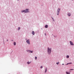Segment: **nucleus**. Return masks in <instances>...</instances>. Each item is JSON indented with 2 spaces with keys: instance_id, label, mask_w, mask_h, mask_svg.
<instances>
[{
  "instance_id": "f257e3e1",
  "label": "nucleus",
  "mask_w": 74,
  "mask_h": 74,
  "mask_svg": "<svg viewBox=\"0 0 74 74\" xmlns=\"http://www.w3.org/2000/svg\"><path fill=\"white\" fill-rule=\"evenodd\" d=\"M48 52L49 54H50L51 52V48H49V47L48 48Z\"/></svg>"
},
{
  "instance_id": "f03ea898",
  "label": "nucleus",
  "mask_w": 74,
  "mask_h": 74,
  "mask_svg": "<svg viewBox=\"0 0 74 74\" xmlns=\"http://www.w3.org/2000/svg\"><path fill=\"white\" fill-rule=\"evenodd\" d=\"M21 12H29V10L27 9H26V10L22 11Z\"/></svg>"
},
{
  "instance_id": "7ed1b4c3",
  "label": "nucleus",
  "mask_w": 74,
  "mask_h": 74,
  "mask_svg": "<svg viewBox=\"0 0 74 74\" xmlns=\"http://www.w3.org/2000/svg\"><path fill=\"white\" fill-rule=\"evenodd\" d=\"M60 11V9H59V8L58 9L57 12V15H59Z\"/></svg>"
},
{
  "instance_id": "20e7f679",
  "label": "nucleus",
  "mask_w": 74,
  "mask_h": 74,
  "mask_svg": "<svg viewBox=\"0 0 74 74\" xmlns=\"http://www.w3.org/2000/svg\"><path fill=\"white\" fill-rule=\"evenodd\" d=\"M27 42L28 44H30V40L28 39L26 41Z\"/></svg>"
},
{
  "instance_id": "39448f33",
  "label": "nucleus",
  "mask_w": 74,
  "mask_h": 74,
  "mask_svg": "<svg viewBox=\"0 0 74 74\" xmlns=\"http://www.w3.org/2000/svg\"><path fill=\"white\" fill-rule=\"evenodd\" d=\"M70 44L71 45H74V44H73V43L71 41H70Z\"/></svg>"
},
{
  "instance_id": "423d86ee",
  "label": "nucleus",
  "mask_w": 74,
  "mask_h": 74,
  "mask_svg": "<svg viewBox=\"0 0 74 74\" xmlns=\"http://www.w3.org/2000/svg\"><path fill=\"white\" fill-rule=\"evenodd\" d=\"M28 52H29V53H33V51H30V50H28Z\"/></svg>"
},
{
  "instance_id": "0eeeda50",
  "label": "nucleus",
  "mask_w": 74,
  "mask_h": 74,
  "mask_svg": "<svg viewBox=\"0 0 74 74\" xmlns=\"http://www.w3.org/2000/svg\"><path fill=\"white\" fill-rule=\"evenodd\" d=\"M48 26L47 25H46L45 26V28H48Z\"/></svg>"
},
{
  "instance_id": "6e6552de",
  "label": "nucleus",
  "mask_w": 74,
  "mask_h": 74,
  "mask_svg": "<svg viewBox=\"0 0 74 74\" xmlns=\"http://www.w3.org/2000/svg\"><path fill=\"white\" fill-rule=\"evenodd\" d=\"M32 34H33V35H34V31H32Z\"/></svg>"
},
{
  "instance_id": "1a4fd4ad",
  "label": "nucleus",
  "mask_w": 74,
  "mask_h": 74,
  "mask_svg": "<svg viewBox=\"0 0 74 74\" xmlns=\"http://www.w3.org/2000/svg\"><path fill=\"white\" fill-rule=\"evenodd\" d=\"M66 73L67 74H70V72H66Z\"/></svg>"
},
{
  "instance_id": "9d476101",
  "label": "nucleus",
  "mask_w": 74,
  "mask_h": 74,
  "mask_svg": "<svg viewBox=\"0 0 74 74\" xmlns=\"http://www.w3.org/2000/svg\"><path fill=\"white\" fill-rule=\"evenodd\" d=\"M27 64H30V63H31V62H27Z\"/></svg>"
},
{
  "instance_id": "9b49d317",
  "label": "nucleus",
  "mask_w": 74,
  "mask_h": 74,
  "mask_svg": "<svg viewBox=\"0 0 74 74\" xmlns=\"http://www.w3.org/2000/svg\"><path fill=\"white\" fill-rule=\"evenodd\" d=\"M47 68H46L45 73H46V72H47Z\"/></svg>"
},
{
  "instance_id": "f8f14e48",
  "label": "nucleus",
  "mask_w": 74,
  "mask_h": 74,
  "mask_svg": "<svg viewBox=\"0 0 74 74\" xmlns=\"http://www.w3.org/2000/svg\"><path fill=\"white\" fill-rule=\"evenodd\" d=\"M68 16H70V13H68Z\"/></svg>"
},
{
  "instance_id": "ddd939ff",
  "label": "nucleus",
  "mask_w": 74,
  "mask_h": 74,
  "mask_svg": "<svg viewBox=\"0 0 74 74\" xmlns=\"http://www.w3.org/2000/svg\"><path fill=\"white\" fill-rule=\"evenodd\" d=\"M14 45H16V42H14Z\"/></svg>"
},
{
  "instance_id": "4468645a",
  "label": "nucleus",
  "mask_w": 74,
  "mask_h": 74,
  "mask_svg": "<svg viewBox=\"0 0 74 74\" xmlns=\"http://www.w3.org/2000/svg\"><path fill=\"white\" fill-rule=\"evenodd\" d=\"M72 64V63L71 62H70V63H67L66 65H68V64Z\"/></svg>"
},
{
  "instance_id": "2eb2a0df",
  "label": "nucleus",
  "mask_w": 74,
  "mask_h": 74,
  "mask_svg": "<svg viewBox=\"0 0 74 74\" xmlns=\"http://www.w3.org/2000/svg\"><path fill=\"white\" fill-rule=\"evenodd\" d=\"M66 58H69V56H66Z\"/></svg>"
},
{
  "instance_id": "dca6fc26",
  "label": "nucleus",
  "mask_w": 74,
  "mask_h": 74,
  "mask_svg": "<svg viewBox=\"0 0 74 74\" xmlns=\"http://www.w3.org/2000/svg\"><path fill=\"white\" fill-rule=\"evenodd\" d=\"M20 29H21V28L20 27H18V30H19Z\"/></svg>"
},
{
  "instance_id": "f3484780",
  "label": "nucleus",
  "mask_w": 74,
  "mask_h": 74,
  "mask_svg": "<svg viewBox=\"0 0 74 74\" xmlns=\"http://www.w3.org/2000/svg\"><path fill=\"white\" fill-rule=\"evenodd\" d=\"M37 58V57H35V60H36Z\"/></svg>"
},
{
  "instance_id": "a211bd4d",
  "label": "nucleus",
  "mask_w": 74,
  "mask_h": 74,
  "mask_svg": "<svg viewBox=\"0 0 74 74\" xmlns=\"http://www.w3.org/2000/svg\"><path fill=\"white\" fill-rule=\"evenodd\" d=\"M40 68H41V69H42V66H41L40 67Z\"/></svg>"
},
{
  "instance_id": "6ab92c4d",
  "label": "nucleus",
  "mask_w": 74,
  "mask_h": 74,
  "mask_svg": "<svg viewBox=\"0 0 74 74\" xmlns=\"http://www.w3.org/2000/svg\"><path fill=\"white\" fill-rule=\"evenodd\" d=\"M70 70H74V69H71Z\"/></svg>"
},
{
  "instance_id": "aec40b11",
  "label": "nucleus",
  "mask_w": 74,
  "mask_h": 74,
  "mask_svg": "<svg viewBox=\"0 0 74 74\" xmlns=\"http://www.w3.org/2000/svg\"><path fill=\"white\" fill-rule=\"evenodd\" d=\"M56 64H59V62H58V63H57Z\"/></svg>"
},
{
  "instance_id": "412c9836",
  "label": "nucleus",
  "mask_w": 74,
  "mask_h": 74,
  "mask_svg": "<svg viewBox=\"0 0 74 74\" xmlns=\"http://www.w3.org/2000/svg\"><path fill=\"white\" fill-rule=\"evenodd\" d=\"M52 19H53V21H54V20H53V18H52Z\"/></svg>"
},
{
  "instance_id": "4be33fe9",
  "label": "nucleus",
  "mask_w": 74,
  "mask_h": 74,
  "mask_svg": "<svg viewBox=\"0 0 74 74\" xmlns=\"http://www.w3.org/2000/svg\"><path fill=\"white\" fill-rule=\"evenodd\" d=\"M45 36H46V33L45 34Z\"/></svg>"
},
{
  "instance_id": "5701e85b",
  "label": "nucleus",
  "mask_w": 74,
  "mask_h": 74,
  "mask_svg": "<svg viewBox=\"0 0 74 74\" xmlns=\"http://www.w3.org/2000/svg\"><path fill=\"white\" fill-rule=\"evenodd\" d=\"M62 65H64V64H62Z\"/></svg>"
},
{
  "instance_id": "b1692460",
  "label": "nucleus",
  "mask_w": 74,
  "mask_h": 74,
  "mask_svg": "<svg viewBox=\"0 0 74 74\" xmlns=\"http://www.w3.org/2000/svg\"><path fill=\"white\" fill-rule=\"evenodd\" d=\"M7 41H8V40H7Z\"/></svg>"
},
{
  "instance_id": "393cba45",
  "label": "nucleus",
  "mask_w": 74,
  "mask_h": 74,
  "mask_svg": "<svg viewBox=\"0 0 74 74\" xmlns=\"http://www.w3.org/2000/svg\"><path fill=\"white\" fill-rule=\"evenodd\" d=\"M71 0L73 1V0Z\"/></svg>"
}]
</instances>
